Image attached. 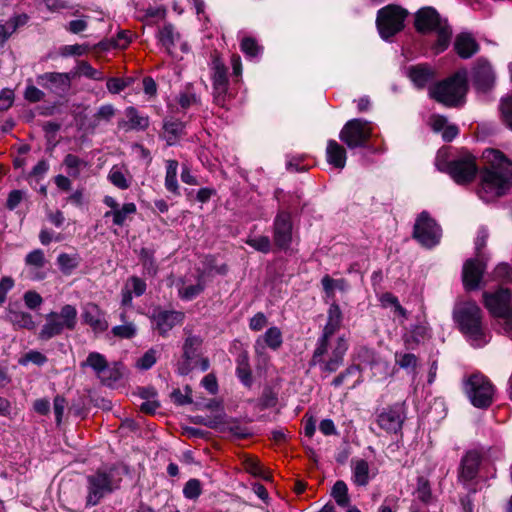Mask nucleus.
Listing matches in <instances>:
<instances>
[{
  "label": "nucleus",
  "instance_id": "40",
  "mask_svg": "<svg viewBox=\"0 0 512 512\" xmlns=\"http://www.w3.org/2000/svg\"><path fill=\"white\" fill-rule=\"evenodd\" d=\"M163 129V136L167 144L174 145L183 133L184 124L179 121H168L164 123Z\"/></svg>",
  "mask_w": 512,
  "mask_h": 512
},
{
  "label": "nucleus",
  "instance_id": "39",
  "mask_svg": "<svg viewBox=\"0 0 512 512\" xmlns=\"http://www.w3.org/2000/svg\"><path fill=\"white\" fill-rule=\"evenodd\" d=\"M430 337V329L426 325L414 326L409 335L404 337V342L409 347H414Z\"/></svg>",
  "mask_w": 512,
  "mask_h": 512
},
{
  "label": "nucleus",
  "instance_id": "31",
  "mask_svg": "<svg viewBox=\"0 0 512 512\" xmlns=\"http://www.w3.org/2000/svg\"><path fill=\"white\" fill-rule=\"evenodd\" d=\"M327 162L335 168L343 169L346 165V150L335 140H329L326 148Z\"/></svg>",
  "mask_w": 512,
  "mask_h": 512
},
{
  "label": "nucleus",
  "instance_id": "18",
  "mask_svg": "<svg viewBox=\"0 0 512 512\" xmlns=\"http://www.w3.org/2000/svg\"><path fill=\"white\" fill-rule=\"evenodd\" d=\"M185 315L181 311L155 310L152 321L160 335L166 336L175 326L183 323Z\"/></svg>",
  "mask_w": 512,
  "mask_h": 512
},
{
  "label": "nucleus",
  "instance_id": "62",
  "mask_svg": "<svg viewBox=\"0 0 512 512\" xmlns=\"http://www.w3.org/2000/svg\"><path fill=\"white\" fill-rule=\"evenodd\" d=\"M129 85V81L121 78H109L106 86L109 92L117 94L124 90Z\"/></svg>",
  "mask_w": 512,
  "mask_h": 512
},
{
  "label": "nucleus",
  "instance_id": "45",
  "mask_svg": "<svg viewBox=\"0 0 512 512\" xmlns=\"http://www.w3.org/2000/svg\"><path fill=\"white\" fill-rule=\"evenodd\" d=\"M140 261L148 275L155 276L157 265L154 259V251L148 248H142L139 252Z\"/></svg>",
  "mask_w": 512,
  "mask_h": 512
},
{
  "label": "nucleus",
  "instance_id": "32",
  "mask_svg": "<svg viewBox=\"0 0 512 512\" xmlns=\"http://www.w3.org/2000/svg\"><path fill=\"white\" fill-rule=\"evenodd\" d=\"M137 212V207L133 202L125 203L116 210L105 212L104 218H112L113 224L116 226H124Z\"/></svg>",
  "mask_w": 512,
  "mask_h": 512
},
{
  "label": "nucleus",
  "instance_id": "15",
  "mask_svg": "<svg viewBox=\"0 0 512 512\" xmlns=\"http://www.w3.org/2000/svg\"><path fill=\"white\" fill-rule=\"evenodd\" d=\"M211 69L214 102L218 106L224 107L229 96V80L227 76V68L218 57H214L212 60Z\"/></svg>",
  "mask_w": 512,
  "mask_h": 512
},
{
  "label": "nucleus",
  "instance_id": "13",
  "mask_svg": "<svg viewBox=\"0 0 512 512\" xmlns=\"http://www.w3.org/2000/svg\"><path fill=\"white\" fill-rule=\"evenodd\" d=\"M446 171L457 184L463 185L473 181L478 167L475 158L467 153L450 161Z\"/></svg>",
  "mask_w": 512,
  "mask_h": 512
},
{
  "label": "nucleus",
  "instance_id": "10",
  "mask_svg": "<svg viewBox=\"0 0 512 512\" xmlns=\"http://www.w3.org/2000/svg\"><path fill=\"white\" fill-rule=\"evenodd\" d=\"M442 230L428 212L423 211L416 219L413 237L424 247L432 248L439 244Z\"/></svg>",
  "mask_w": 512,
  "mask_h": 512
},
{
  "label": "nucleus",
  "instance_id": "2",
  "mask_svg": "<svg viewBox=\"0 0 512 512\" xmlns=\"http://www.w3.org/2000/svg\"><path fill=\"white\" fill-rule=\"evenodd\" d=\"M453 318L460 331L474 347H482L489 339L482 325V311L472 301L462 302L455 306Z\"/></svg>",
  "mask_w": 512,
  "mask_h": 512
},
{
  "label": "nucleus",
  "instance_id": "35",
  "mask_svg": "<svg viewBox=\"0 0 512 512\" xmlns=\"http://www.w3.org/2000/svg\"><path fill=\"white\" fill-rule=\"evenodd\" d=\"M236 374L239 380L247 387L252 385V372L249 364L248 353L243 351L239 353L236 359Z\"/></svg>",
  "mask_w": 512,
  "mask_h": 512
},
{
  "label": "nucleus",
  "instance_id": "7",
  "mask_svg": "<svg viewBox=\"0 0 512 512\" xmlns=\"http://www.w3.org/2000/svg\"><path fill=\"white\" fill-rule=\"evenodd\" d=\"M329 343H324L320 348V343H316L310 364L318 365L320 371L325 375L336 372L344 363V356L348 350V343L344 336L337 338L332 351L328 354Z\"/></svg>",
  "mask_w": 512,
  "mask_h": 512
},
{
  "label": "nucleus",
  "instance_id": "37",
  "mask_svg": "<svg viewBox=\"0 0 512 512\" xmlns=\"http://www.w3.org/2000/svg\"><path fill=\"white\" fill-rule=\"evenodd\" d=\"M178 162L170 159L166 162L165 187L168 191L179 194V186L177 182Z\"/></svg>",
  "mask_w": 512,
  "mask_h": 512
},
{
  "label": "nucleus",
  "instance_id": "64",
  "mask_svg": "<svg viewBox=\"0 0 512 512\" xmlns=\"http://www.w3.org/2000/svg\"><path fill=\"white\" fill-rule=\"evenodd\" d=\"M14 102V92L11 89H3L0 92V112L8 110Z\"/></svg>",
  "mask_w": 512,
  "mask_h": 512
},
{
  "label": "nucleus",
  "instance_id": "44",
  "mask_svg": "<svg viewBox=\"0 0 512 512\" xmlns=\"http://www.w3.org/2000/svg\"><path fill=\"white\" fill-rule=\"evenodd\" d=\"M331 494L339 506L345 507L349 504L348 487L344 481H336Z\"/></svg>",
  "mask_w": 512,
  "mask_h": 512
},
{
  "label": "nucleus",
  "instance_id": "53",
  "mask_svg": "<svg viewBox=\"0 0 512 512\" xmlns=\"http://www.w3.org/2000/svg\"><path fill=\"white\" fill-rule=\"evenodd\" d=\"M157 361V351L153 348L146 351L143 356H141L137 362L136 366L140 370H148L150 369Z\"/></svg>",
  "mask_w": 512,
  "mask_h": 512
},
{
  "label": "nucleus",
  "instance_id": "23",
  "mask_svg": "<svg viewBox=\"0 0 512 512\" xmlns=\"http://www.w3.org/2000/svg\"><path fill=\"white\" fill-rule=\"evenodd\" d=\"M350 466L351 480L358 487H366L377 475V469H371L368 461L363 458L351 459Z\"/></svg>",
  "mask_w": 512,
  "mask_h": 512
},
{
  "label": "nucleus",
  "instance_id": "20",
  "mask_svg": "<svg viewBox=\"0 0 512 512\" xmlns=\"http://www.w3.org/2000/svg\"><path fill=\"white\" fill-rule=\"evenodd\" d=\"M37 82L42 87L62 95L71 87V75L70 73L46 72L37 77Z\"/></svg>",
  "mask_w": 512,
  "mask_h": 512
},
{
  "label": "nucleus",
  "instance_id": "21",
  "mask_svg": "<svg viewBox=\"0 0 512 512\" xmlns=\"http://www.w3.org/2000/svg\"><path fill=\"white\" fill-rule=\"evenodd\" d=\"M5 320L8 321L15 330H34L36 327V322L34 321L33 316L24 311L19 302H12L8 304Z\"/></svg>",
  "mask_w": 512,
  "mask_h": 512
},
{
  "label": "nucleus",
  "instance_id": "29",
  "mask_svg": "<svg viewBox=\"0 0 512 512\" xmlns=\"http://www.w3.org/2000/svg\"><path fill=\"white\" fill-rule=\"evenodd\" d=\"M282 342L280 329L278 327H270L262 336L256 339L254 345L255 352L258 355H262L266 346L272 350H277L281 347Z\"/></svg>",
  "mask_w": 512,
  "mask_h": 512
},
{
  "label": "nucleus",
  "instance_id": "34",
  "mask_svg": "<svg viewBox=\"0 0 512 512\" xmlns=\"http://www.w3.org/2000/svg\"><path fill=\"white\" fill-rule=\"evenodd\" d=\"M132 175L124 166L114 165L108 173V180L117 188L126 190L131 186Z\"/></svg>",
  "mask_w": 512,
  "mask_h": 512
},
{
  "label": "nucleus",
  "instance_id": "8",
  "mask_svg": "<svg viewBox=\"0 0 512 512\" xmlns=\"http://www.w3.org/2000/svg\"><path fill=\"white\" fill-rule=\"evenodd\" d=\"M408 11L399 5L389 4L377 12L376 26L382 39L388 40L403 30Z\"/></svg>",
  "mask_w": 512,
  "mask_h": 512
},
{
  "label": "nucleus",
  "instance_id": "57",
  "mask_svg": "<svg viewBox=\"0 0 512 512\" xmlns=\"http://www.w3.org/2000/svg\"><path fill=\"white\" fill-rule=\"evenodd\" d=\"M488 236V231L485 228L479 229L477 237L475 239V258L482 260L484 259L482 249L486 246Z\"/></svg>",
  "mask_w": 512,
  "mask_h": 512
},
{
  "label": "nucleus",
  "instance_id": "47",
  "mask_svg": "<svg viewBox=\"0 0 512 512\" xmlns=\"http://www.w3.org/2000/svg\"><path fill=\"white\" fill-rule=\"evenodd\" d=\"M396 364L405 370L414 371L418 364V358L412 353H396L395 354Z\"/></svg>",
  "mask_w": 512,
  "mask_h": 512
},
{
  "label": "nucleus",
  "instance_id": "17",
  "mask_svg": "<svg viewBox=\"0 0 512 512\" xmlns=\"http://www.w3.org/2000/svg\"><path fill=\"white\" fill-rule=\"evenodd\" d=\"M81 366L91 367L101 381L109 385L118 381L122 376L118 368H109L105 357L98 352H91Z\"/></svg>",
  "mask_w": 512,
  "mask_h": 512
},
{
  "label": "nucleus",
  "instance_id": "59",
  "mask_svg": "<svg viewBox=\"0 0 512 512\" xmlns=\"http://www.w3.org/2000/svg\"><path fill=\"white\" fill-rule=\"evenodd\" d=\"M178 103L183 109H187L193 105L198 104L199 98L195 93L191 91H185L180 93L178 97Z\"/></svg>",
  "mask_w": 512,
  "mask_h": 512
},
{
  "label": "nucleus",
  "instance_id": "33",
  "mask_svg": "<svg viewBox=\"0 0 512 512\" xmlns=\"http://www.w3.org/2000/svg\"><path fill=\"white\" fill-rule=\"evenodd\" d=\"M408 75L415 86L423 88L433 80L435 73L429 65L420 64L410 67Z\"/></svg>",
  "mask_w": 512,
  "mask_h": 512
},
{
  "label": "nucleus",
  "instance_id": "30",
  "mask_svg": "<svg viewBox=\"0 0 512 512\" xmlns=\"http://www.w3.org/2000/svg\"><path fill=\"white\" fill-rule=\"evenodd\" d=\"M24 262L29 268L33 279L42 280L46 277V273L43 272L42 269L45 267L47 260L41 249H34L29 252L25 257Z\"/></svg>",
  "mask_w": 512,
  "mask_h": 512
},
{
  "label": "nucleus",
  "instance_id": "24",
  "mask_svg": "<svg viewBox=\"0 0 512 512\" xmlns=\"http://www.w3.org/2000/svg\"><path fill=\"white\" fill-rule=\"evenodd\" d=\"M485 270L482 259H468L463 266V283L466 289H477Z\"/></svg>",
  "mask_w": 512,
  "mask_h": 512
},
{
  "label": "nucleus",
  "instance_id": "50",
  "mask_svg": "<svg viewBox=\"0 0 512 512\" xmlns=\"http://www.w3.org/2000/svg\"><path fill=\"white\" fill-rule=\"evenodd\" d=\"M47 360V357L43 353L31 350L19 359V364L26 366L29 363H33L37 366H42L47 362Z\"/></svg>",
  "mask_w": 512,
  "mask_h": 512
},
{
  "label": "nucleus",
  "instance_id": "48",
  "mask_svg": "<svg viewBox=\"0 0 512 512\" xmlns=\"http://www.w3.org/2000/svg\"><path fill=\"white\" fill-rule=\"evenodd\" d=\"M245 242L256 251L264 254L269 253L271 250V241L268 236L248 237Z\"/></svg>",
  "mask_w": 512,
  "mask_h": 512
},
{
  "label": "nucleus",
  "instance_id": "54",
  "mask_svg": "<svg viewBox=\"0 0 512 512\" xmlns=\"http://www.w3.org/2000/svg\"><path fill=\"white\" fill-rule=\"evenodd\" d=\"M202 492L201 482L198 479H190L183 488V495L187 499H196Z\"/></svg>",
  "mask_w": 512,
  "mask_h": 512
},
{
  "label": "nucleus",
  "instance_id": "55",
  "mask_svg": "<svg viewBox=\"0 0 512 512\" xmlns=\"http://www.w3.org/2000/svg\"><path fill=\"white\" fill-rule=\"evenodd\" d=\"M241 50L248 57H256L261 52V47L255 39L246 37L241 41Z\"/></svg>",
  "mask_w": 512,
  "mask_h": 512
},
{
  "label": "nucleus",
  "instance_id": "25",
  "mask_svg": "<svg viewBox=\"0 0 512 512\" xmlns=\"http://www.w3.org/2000/svg\"><path fill=\"white\" fill-rule=\"evenodd\" d=\"M83 322L91 327L95 333H101L108 329L105 313L94 303H87L82 311Z\"/></svg>",
  "mask_w": 512,
  "mask_h": 512
},
{
  "label": "nucleus",
  "instance_id": "22",
  "mask_svg": "<svg viewBox=\"0 0 512 512\" xmlns=\"http://www.w3.org/2000/svg\"><path fill=\"white\" fill-rule=\"evenodd\" d=\"M472 81L477 90L486 92L495 83V74L489 62L483 59L477 60L473 72Z\"/></svg>",
  "mask_w": 512,
  "mask_h": 512
},
{
  "label": "nucleus",
  "instance_id": "60",
  "mask_svg": "<svg viewBox=\"0 0 512 512\" xmlns=\"http://www.w3.org/2000/svg\"><path fill=\"white\" fill-rule=\"evenodd\" d=\"M417 497L427 503L431 499V490L427 480L419 478L417 483Z\"/></svg>",
  "mask_w": 512,
  "mask_h": 512
},
{
  "label": "nucleus",
  "instance_id": "3",
  "mask_svg": "<svg viewBox=\"0 0 512 512\" xmlns=\"http://www.w3.org/2000/svg\"><path fill=\"white\" fill-rule=\"evenodd\" d=\"M416 30L421 33L435 31L437 40L433 46L436 54L445 51L451 41L452 30L446 20L441 19L438 12L432 7L421 8L415 17Z\"/></svg>",
  "mask_w": 512,
  "mask_h": 512
},
{
  "label": "nucleus",
  "instance_id": "51",
  "mask_svg": "<svg viewBox=\"0 0 512 512\" xmlns=\"http://www.w3.org/2000/svg\"><path fill=\"white\" fill-rule=\"evenodd\" d=\"M77 73L96 81H102L104 79L103 74L99 70L93 68L86 61L79 62L77 66Z\"/></svg>",
  "mask_w": 512,
  "mask_h": 512
},
{
  "label": "nucleus",
  "instance_id": "58",
  "mask_svg": "<svg viewBox=\"0 0 512 512\" xmlns=\"http://www.w3.org/2000/svg\"><path fill=\"white\" fill-rule=\"evenodd\" d=\"M89 50V45L87 44H74V45H66L61 49V55L64 57L67 56H81L85 54Z\"/></svg>",
  "mask_w": 512,
  "mask_h": 512
},
{
  "label": "nucleus",
  "instance_id": "6",
  "mask_svg": "<svg viewBox=\"0 0 512 512\" xmlns=\"http://www.w3.org/2000/svg\"><path fill=\"white\" fill-rule=\"evenodd\" d=\"M120 478L115 477V470H98L86 477V507H93L108 494L120 487Z\"/></svg>",
  "mask_w": 512,
  "mask_h": 512
},
{
  "label": "nucleus",
  "instance_id": "9",
  "mask_svg": "<svg viewBox=\"0 0 512 512\" xmlns=\"http://www.w3.org/2000/svg\"><path fill=\"white\" fill-rule=\"evenodd\" d=\"M464 391L473 406L487 408L493 402L495 387L488 377L474 373L465 380Z\"/></svg>",
  "mask_w": 512,
  "mask_h": 512
},
{
  "label": "nucleus",
  "instance_id": "49",
  "mask_svg": "<svg viewBox=\"0 0 512 512\" xmlns=\"http://www.w3.org/2000/svg\"><path fill=\"white\" fill-rule=\"evenodd\" d=\"M222 425L223 431H228L238 438H243L249 434L247 428L236 419H229L223 422Z\"/></svg>",
  "mask_w": 512,
  "mask_h": 512
},
{
  "label": "nucleus",
  "instance_id": "11",
  "mask_svg": "<svg viewBox=\"0 0 512 512\" xmlns=\"http://www.w3.org/2000/svg\"><path fill=\"white\" fill-rule=\"evenodd\" d=\"M371 128L367 121L362 119L349 120L341 129L339 139L349 149L365 147L371 137Z\"/></svg>",
  "mask_w": 512,
  "mask_h": 512
},
{
  "label": "nucleus",
  "instance_id": "52",
  "mask_svg": "<svg viewBox=\"0 0 512 512\" xmlns=\"http://www.w3.org/2000/svg\"><path fill=\"white\" fill-rule=\"evenodd\" d=\"M500 111L503 122L512 129V94L501 100Z\"/></svg>",
  "mask_w": 512,
  "mask_h": 512
},
{
  "label": "nucleus",
  "instance_id": "36",
  "mask_svg": "<svg viewBox=\"0 0 512 512\" xmlns=\"http://www.w3.org/2000/svg\"><path fill=\"white\" fill-rule=\"evenodd\" d=\"M157 37L167 52L171 53V49L174 47L175 42L179 39L180 35L175 32L174 26L168 23L159 30Z\"/></svg>",
  "mask_w": 512,
  "mask_h": 512
},
{
  "label": "nucleus",
  "instance_id": "27",
  "mask_svg": "<svg viewBox=\"0 0 512 512\" xmlns=\"http://www.w3.org/2000/svg\"><path fill=\"white\" fill-rule=\"evenodd\" d=\"M125 119L118 122L119 129L124 131L144 130L149 125L148 116L142 115L135 107H127L125 109Z\"/></svg>",
  "mask_w": 512,
  "mask_h": 512
},
{
  "label": "nucleus",
  "instance_id": "1",
  "mask_svg": "<svg viewBox=\"0 0 512 512\" xmlns=\"http://www.w3.org/2000/svg\"><path fill=\"white\" fill-rule=\"evenodd\" d=\"M484 167L480 170L479 197L491 202L506 195L512 187V160L503 152L487 148L482 153Z\"/></svg>",
  "mask_w": 512,
  "mask_h": 512
},
{
  "label": "nucleus",
  "instance_id": "28",
  "mask_svg": "<svg viewBox=\"0 0 512 512\" xmlns=\"http://www.w3.org/2000/svg\"><path fill=\"white\" fill-rule=\"evenodd\" d=\"M454 49L462 59H469L480 49V46L473 35L469 32H462L455 38Z\"/></svg>",
  "mask_w": 512,
  "mask_h": 512
},
{
  "label": "nucleus",
  "instance_id": "4",
  "mask_svg": "<svg viewBox=\"0 0 512 512\" xmlns=\"http://www.w3.org/2000/svg\"><path fill=\"white\" fill-rule=\"evenodd\" d=\"M467 92V72H456L453 76L435 84L429 94L437 102L448 107H456L463 103Z\"/></svg>",
  "mask_w": 512,
  "mask_h": 512
},
{
  "label": "nucleus",
  "instance_id": "63",
  "mask_svg": "<svg viewBox=\"0 0 512 512\" xmlns=\"http://www.w3.org/2000/svg\"><path fill=\"white\" fill-rule=\"evenodd\" d=\"M186 390V394H183L181 392V390L179 389H175L172 393H171V398L173 399V401L178 404V405H185V404H190L192 403V398H191V389L190 387L186 386L185 388Z\"/></svg>",
  "mask_w": 512,
  "mask_h": 512
},
{
  "label": "nucleus",
  "instance_id": "14",
  "mask_svg": "<svg viewBox=\"0 0 512 512\" xmlns=\"http://www.w3.org/2000/svg\"><path fill=\"white\" fill-rule=\"evenodd\" d=\"M406 419L404 404L395 403L381 409L376 414V422L378 426L387 433H398L401 431L403 423Z\"/></svg>",
  "mask_w": 512,
  "mask_h": 512
},
{
  "label": "nucleus",
  "instance_id": "26",
  "mask_svg": "<svg viewBox=\"0 0 512 512\" xmlns=\"http://www.w3.org/2000/svg\"><path fill=\"white\" fill-rule=\"evenodd\" d=\"M341 322V309L337 304H332L328 310L327 323L323 328L322 335L317 340V343H320V348L324 347V343H329L331 336L340 329Z\"/></svg>",
  "mask_w": 512,
  "mask_h": 512
},
{
  "label": "nucleus",
  "instance_id": "43",
  "mask_svg": "<svg viewBox=\"0 0 512 512\" xmlns=\"http://www.w3.org/2000/svg\"><path fill=\"white\" fill-rule=\"evenodd\" d=\"M205 286L203 276H199L196 284L179 288V296L186 301L192 300L204 291Z\"/></svg>",
  "mask_w": 512,
  "mask_h": 512
},
{
  "label": "nucleus",
  "instance_id": "38",
  "mask_svg": "<svg viewBox=\"0 0 512 512\" xmlns=\"http://www.w3.org/2000/svg\"><path fill=\"white\" fill-rule=\"evenodd\" d=\"M63 164L68 174L73 178H78L81 171L88 167V162L74 154H67L63 160Z\"/></svg>",
  "mask_w": 512,
  "mask_h": 512
},
{
  "label": "nucleus",
  "instance_id": "41",
  "mask_svg": "<svg viewBox=\"0 0 512 512\" xmlns=\"http://www.w3.org/2000/svg\"><path fill=\"white\" fill-rule=\"evenodd\" d=\"M57 264L64 275H70L79 266L80 258L77 254L61 253L57 257Z\"/></svg>",
  "mask_w": 512,
  "mask_h": 512
},
{
  "label": "nucleus",
  "instance_id": "12",
  "mask_svg": "<svg viewBox=\"0 0 512 512\" xmlns=\"http://www.w3.org/2000/svg\"><path fill=\"white\" fill-rule=\"evenodd\" d=\"M484 304L489 312L506 320L509 329L512 330V306H510L511 292L509 289L500 288L494 293L483 294Z\"/></svg>",
  "mask_w": 512,
  "mask_h": 512
},
{
  "label": "nucleus",
  "instance_id": "19",
  "mask_svg": "<svg viewBox=\"0 0 512 512\" xmlns=\"http://www.w3.org/2000/svg\"><path fill=\"white\" fill-rule=\"evenodd\" d=\"M481 461L482 455L478 451H467L460 462L458 480L464 485L474 480L478 475Z\"/></svg>",
  "mask_w": 512,
  "mask_h": 512
},
{
  "label": "nucleus",
  "instance_id": "5",
  "mask_svg": "<svg viewBox=\"0 0 512 512\" xmlns=\"http://www.w3.org/2000/svg\"><path fill=\"white\" fill-rule=\"evenodd\" d=\"M77 309L74 305H63L59 312L51 311L45 316V323L38 332V339L48 341L63 333L64 330L72 331L77 325Z\"/></svg>",
  "mask_w": 512,
  "mask_h": 512
},
{
  "label": "nucleus",
  "instance_id": "61",
  "mask_svg": "<svg viewBox=\"0 0 512 512\" xmlns=\"http://www.w3.org/2000/svg\"><path fill=\"white\" fill-rule=\"evenodd\" d=\"M44 96V92L34 85H28L24 91V98L32 103L43 100Z\"/></svg>",
  "mask_w": 512,
  "mask_h": 512
},
{
  "label": "nucleus",
  "instance_id": "42",
  "mask_svg": "<svg viewBox=\"0 0 512 512\" xmlns=\"http://www.w3.org/2000/svg\"><path fill=\"white\" fill-rule=\"evenodd\" d=\"M125 313H121L120 318L125 321ZM111 333L120 339H131L137 333V327L133 322H124L122 325L114 326L111 329Z\"/></svg>",
  "mask_w": 512,
  "mask_h": 512
},
{
  "label": "nucleus",
  "instance_id": "16",
  "mask_svg": "<svg viewBox=\"0 0 512 512\" xmlns=\"http://www.w3.org/2000/svg\"><path fill=\"white\" fill-rule=\"evenodd\" d=\"M293 239L291 214L286 211L277 213L273 222V241L280 250H288Z\"/></svg>",
  "mask_w": 512,
  "mask_h": 512
},
{
  "label": "nucleus",
  "instance_id": "46",
  "mask_svg": "<svg viewBox=\"0 0 512 512\" xmlns=\"http://www.w3.org/2000/svg\"><path fill=\"white\" fill-rule=\"evenodd\" d=\"M202 340L197 336H188L185 339L183 345V358L187 360H193L196 355L199 347L201 346Z\"/></svg>",
  "mask_w": 512,
  "mask_h": 512
},
{
  "label": "nucleus",
  "instance_id": "56",
  "mask_svg": "<svg viewBox=\"0 0 512 512\" xmlns=\"http://www.w3.org/2000/svg\"><path fill=\"white\" fill-rule=\"evenodd\" d=\"M23 300L26 307L31 310L38 309L43 303V298L41 297V295L36 291L32 290L24 293Z\"/></svg>",
  "mask_w": 512,
  "mask_h": 512
}]
</instances>
